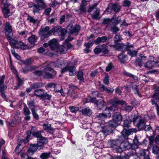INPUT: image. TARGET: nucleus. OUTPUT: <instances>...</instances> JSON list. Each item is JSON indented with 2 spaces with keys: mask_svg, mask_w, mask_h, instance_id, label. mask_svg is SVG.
Listing matches in <instances>:
<instances>
[{
  "mask_svg": "<svg viewBox=\"0 0 159 159\" xmlns=\"http://www.w3.org/2000/svg\"><path fill=\"white\" fill-rule=\"evenodd\" d=\"M43 71H42L40 70H36L34 72V74L39 76L43 75V77L46 79L52 78L53 76L56 74V72L52 69L46 64L43 66Z\"/></svg>",
  "mask_w": 159,
  "mask_h": 159,
  "instance_id": "1",
  "label": "nucleus"
},
{
  "mask_svg": "<svg viewBox=\"0 0 159 159\" xmlns=\"http://www.w3.org/2000/svg\"><path fill=\"white\" fill-rule=\"evenodd\" d=\"M129 117V120L133 122L134 125L136 126L139 130H143L146 124L145 120L144 118L135 114L130 115Z\"/></svg>",
  "mask_w": 159,
  "mask_h": 159,
  "instance_id": "2",
  "label": "nucleus"
},
{
  "mask_svg": "<svg viewBox=\"0 0 159 159\" xmlns=\"http://www.w3.org/2000/svg\"><path fill=\"white\" fill-rule=\"evenodd\" d=\"M121 138L120 136L117 139L112 141L110 144L111 147L117 153H121L123 151L121 147Z\"/></svg>",
  "mask_w": 159,
  "mask_h": 159,
  "instance_id": "3",
  "label": "nucleus"
},
{
  "mask_svg": "<svg viewBox=\"0 0 159 159\" xmlns=\"http://www.w3.org/2000/svg\"><path fill=\"white\" fill-rule=\"evenodd\" d=\"M37 3V4L34 6L32 9L33 12L34 13H40V11L45 8L46 5L43 0H35Z\"/></svg>",
  "mask_w": 159,
  "mask_h": 159,
  "instance_id": "4",
  "label": "nucleus"
},
{
  "mask_svg": "<svg viewBox=\"0 0 159 159\" xmlns=\"http://www.w3.org/2000/svg\"><path fill=\"white\" fill-rule=\"evenodd\" d=\"M121 8V6L118 3H110L108 4L105 11L107 13H111L112 11H114L116 13H117L120 11Z\"/></svg>",
  "mask_w": 159,
  "mask_h": 159,
  "instance_id": "5",
  "label": "nucleus"
},
{
  "mask_svg": "<svg viewBox=\"0 0 159 159\" xmlns=\"http://www.w3.org/2000/svg\"><path fill=\"white\" fill-rule=\"evenodd\" d=\"M129 46L130 47L133 48V44H130L129 43L127 42L126 44L121 43H117L114 45V47L116 48L117 50L121 51L122 52H125L126 51H127Z\"/></svg>",
  "mask_w": 159,
  "mask_h": 159,
  "instance_id": "6",
  "label": "nucleus"
},
{
  "mask_svg": "<svg viewBox=\"0 0 159 159\" xmlns=\"http://www.w3.org/2000/svg\"><path fill=\"white\" fill-rule=\"evenodd\" d=\"M71 45L68 42H65L63 45L58 46L57 48L58 52L61 54L66 53L67 50L71 47Z\"/></svg>",
  "mask_w": 159,
  "mask_h": 159,
  "instance_id": "7",
  "label": "nucleus"
},
{
  "mask_svg": "<svg viewBox=\"0 0 159 159\" xmlns=\"http://www.w3.org/2000/svg\"><path fill=\"white\" fill-rule=\"evenodd\" d=\"M67 71H69V75L70 76L74 75L76 73V70L74 66H67L61 70V72L64 73Z\"/></svg>",
  "mask_w": 159,
  "mask_h": 159,
  "instance_id": "8",
  "label": "nucleus"
},
{
  "mask_svg": "<svg viewBox=\"0 0 159 159\" xmlns=\"http://www.w3.org/2000/svg\"><path fill=\"white\" fill-rule=\"evenodd\" d=\"M5 76L2 75L0 78V92H2L1 96L3 98H6L5 93L2 92L7 88V86L4 84Z\"/></svg>",
  "mask_w": 159,
  "mask_h": 159,
  "instance_id": "9",
  "label": "nucleus"
},
{
  "mask_svg": "<svg viewBox=\"0 0 159 159\" xmlns=\"http://www.w3.org/2000/svg\"><path fill=\"white\" fill-rule=\"evenodd\" d=\"M121 147H123L125 149H128L130 147V143L127 140L128 138H125L123 135H121Z\"/></svg>",
  "mask_w": 159,
  "mask_h": 159,
  "instance_id": "10",
  "label": "nucleus"
},
{
  "mask_svg": "<svg viewBox=\"0 0 159 159\" xmlns=\"http://www.w3.org/2000/svg\"><path fill=\"white\" fill-rule=\"evenodd\" d=\"M53 87L54 88V90L57 93H60L61 94V95L64 96V94L63 92L62 89L61 88L60 90L56 89L57 87H59L61 88V87L60 85H55L54 83H49L46 84V87L47 88H51Z\"/></svg>",
  "mask_w": 159,
  "mask_h": 159,
  "instance_id": "11",
  "label": "nucleus"
},
{
  "mask_svg": "<svg viewBox=\"0 0 159 159\" xmlns=\"http://www.w3.org/2000/svg\"><path fill=\"white\" fill-rule=\"evenodd\" d=\"M137 132L135 129H130L128 130L123 129L121 132V134L125 137V138H128L129 135L135 133Z\"/></svg>",
  "mask_w": 159,
  "mask_h": 159,
  "instance_id": "12",
  "label": "nucleus"
},
{
  "mask_svg": "<svg viewBox=\"0 0 159 159\" xmlns=\"http://www.w3.org/2000/svg\"><path fill=\"white\" fill-rule=\"evenodd\" d=\"M37 128L35 127H32L31 131H28L27 132V136L25 139L23 140L22 141L26 143L29 141L28 139L30 137V135L32 134L33 136L35 134L37 131Z\"/></svg>",
  "mask_w": 159,
  "mask_h": 159,
  "instance_id": "13",
  "label": "nucleus"
},
{
  "mask_svg": "<svg viewBox=\"0 0 159 159\" xmlns=\"http://www.w3.org/2000/svg\"><path fill=\"white\" fill-rule=\"evenodd\" d=\"M139 154L140 155V158L142 159H150L149 155V152L145 149H142L140 150Z\"/></svg>",
  "mask_w": 159,
  "mask_h": 159,
  "instance_id": "14",
  "label": "nucleus"
},
{
  "mask_svg": "<svg viewBox=\"0 0 159 159\" xmlns=\"http://www.w3.org/2000/svg\"><path fill=\"white\" fill-rule=\"evenodd\" d=\"M110 103L112 105H117L119 104H121L122 106L125 105V102L123 100H119L116 97H115L113 99H111L109 101Z\"/></svg>",
  "mask_w": 159,
  "mask_h": 159,
  "instance_id": "15",
  "label": "nucleus"
},
{
  "mask_svg": "<svg viewBox=\"0 0 159 159\" xmlns=\"http://www.w3.org/2000/svg\"><path fill=\"white\" fill-rule=\"evenodd\" d=\"M111 116V113L109 112L108 113H99L96 115V118L98 120H102L105 118H109Z\"/></svg>",
  "mask_w": 159,
  "mask_h": 159,
  "instance_id": "16",
  "label": "nucleus"
},
{
  "mask_svg": "<svg viewBox=\"0 0 159 159\" xmlns=\"http://www.w3.org/2000/svg\"><path fill=\"white\" fill-rule=\"evenodd\" d=\"M117 57L121 63L124 64L128 60L127 56L124 52L121 53L117 56Z\"/></svg>",
  "mask_w": 159,
  "mask_h": 159,
  "instance_id": "17",
  "label": "nucleus"
},
{
  "mask_svg": "<svg viewBox=\"0 0 159 159\" xmlns=\"http://www.w3.org/2000/svg\"><path fill=\"white\" fill-rule=\"evenodd\" d=\"M43 128L45 131L53 134L54 133V129L51 126V124L46 122L43 124Z\"/></svg>",
  "mask_w": 159,
  "mask_h": 159,
  "instance_id": "18",
  "label": "nucleus"
},
{
  "mask_svg": "<svg viewBox=\"0 0 159 159\" xmlns=\"http://www.w3.org/2000/svg\"><path fill=\"white\" fill-rule=\"evenodd\" d=\"M134 48V45H133V48L130 47L129 46L127 50L128 54L131 57H135L137 55V50L132 49V48Z\"/></svg>",
  "mask_w": 159,
  "mask_h": 159,
  "instance_id": "19",
  "label": "nucleus"
},
{
  "mask_svg": "<svg viewBox=\"0 0 159 159\" xmlns=\"http://www.w3.org/2000/svg\"><path fill=\"white\" fill-rule=\"evenodd\" d=\"M47 139L44 137H42L38 140L37 143L39 146L40 147L39 149H42L45 144L48 143Z\"/></svg>",
  "mask_w": 159,
  "mask_h": 159,
  "instance_id": "20",
  "label": "nucleus"
},
{
  "mask_svg": "<svg viewBox=\"0 0 159 159\" xmlns=\"http://www.w3.org/2000/svg\"><path fill=\"white\" fill-rule=\"evenodd\" d=\"M49 44L51 49L53 50L58 47V42L56 39H54L49 41Z\"/></svg>",
  "mask_w": 159,
  "mask_h": 159,
  "instance_id": "21",
  "label": "nucleus"
},
{
  "mask_svg": "<svg viewBox=\"0 0 159 159\" xmlns=\"http://www.w3.org/2000/svg\"><path fill=\"white\" fill-rule=\"evenodd\" d=\"M99 86L100 90L102 91H105L107 93H112L114 91V89L110 87L106 88L103 84L100 83Z\"/></svg>",
  "mask_w": 159,
  "mask_h": 159,
  "instance_id": "22",
  "label": "nucleus"
},
{
  "mask_svg": "<svg viewBox=\"0 0 159 159\" xmlns=\"http://www.w3.org/2000/svg\"><path fill=\"white\" fill-rule=\"evenodd\" d=\"M61 27L60 26H55L53 27L51 30L49 31L50 34L53 33L55 35L59 34L61 31Z\"/></svg>",
  "mask_w": 159,
  "mask_h": 159,
  "instance_id": "23",
  "label": "nucleus"
},
{
  "mask_svg": "<svg viewBox=\"0 0 159 159\" xmlns=\"http://www.w3.org/2000/svg\"><path fill=\"white\" fill-rule=\"evenodd\" d=\"M63 63L62 62H61L60 60H58L55 62H52L49 64L46 65L47 66H48L50 67V66H54L56 67L61 68L62 67Z\"/></svg>",
  "mask_w": 159,
  "mask_h": 159,
  "instance_id": "24",
  "label": "nucleus"
},
{
  "mask_svg": "<svg viewBox=\"0 0 159 159\" xmlns=\"http://www.w3.org/2000/svg\"><path fill=\"white\" fill-rule=\"evenodd\" d=\"M152 99L151 100L152 104H156L159 102V93L156 92L152 95Z\"/></svg>",
  "mask_w": 159,
  "mask_h": 159,
  "instance_id": "25",
  "label": "nucleus"
},
{
  "mask_svg": "<svg viewBox=\"0 0 159 159\" xmlns=\"http://www.w3.org/2000/svg\"><path fill=\"white\" fill-rule=\"evenodd\" d=\"M67 29L69 30L70 33L71 34L77 32L80 29V27L78 25L75 26L73 25L68 26Z\"/></svg>",
  "mask_w": 159,
  "mask_h": 159,
  "instance_id": "26",
  "label": "nucleus"
},
{
  "mask_svg": "<svg viewBox=\"0 0 159 159\" xmlns=\"http://www.w3.org/2000/svg\"><path fill=\"white\" fill-rule=\"evenodd\" d=\"M112 116V118L113 120L116 121L118 123L121 121L122 119V116L119 112H114Z\"/></svg>",
  "mask_w": 159,
  "mask_h": 159,
  "instance_id": "27",
  "label": "nucleus"
},
{
  "mask_svg": "<svg viewBox=\"0 0 159 159\" xmlns=\"http://www.w3.org/2000/svg\"><path fill=\"white\" fill-rule=\"evenodd\" d=\"M40 147L39 146L38 143L31 144L28 150L29 152H32V154L35 152L38 149H39Z\"/></svg>",
  "mask_w": 159,
  "mask_h": 159,
  "instance_id": "28",
  "label": "nucleus"
},
{
  "mask_svg": "<svg viewBox=\"0 0 159 159\" xmlns=\"http://www.w3.org/2000/svg\"><path fill=\"white\" fill-rule=\"evenodd\" d=\"M123 74L124 75L127 76L132 78L133 80L135 82H136L138 81V78L137 76L133 75L126 71H124L123 72Z\"/></svg>",
  "mask_w": 159,
  "mask_h": 159,
  "instance_id": "29",
  "label": "nucleus"
},
{
  "mask_svg": "<svg viewBox=\"0 0 159 159\" xmlns=\"http://www.w3.org/2000/svg\"><path fill=\"white\" fill-rule=\"evenodd\" d=\"M98 100V102L96 104L97 108L99 110H101L104 107L105 105V102L104 100V99Z\"/></svg>",
  "mask_w": 159,
  "mask_h": 159,
  "instance_id": "30",
  "label": "nucleus"
},
{
  "mask_svg": "<svg viewBox=\"0 0 159 159\" xmlns=\"http://www.w3.org/2000/svg\"><path fill=\"white\" fill-rule=\"evenodd\" d=\"M2 11L6 18H7L11 15L12 13L10 11L8 7H4L2 8Z\"/></svg>",
  "mask_w": 159,
  "mask_h": 159,
  "instance_id": "31",
  "label": "nucleus"
},
{
  "mask_svg": "<svg viewBox=\"0 0 159 159\" xmlns=\"http://www.w3.org/2000/svg\"><path fill=\"white\" fill-rule=\"evenodd\" d=\"M119 125V123L116 121L112 118V120H110L108 122V125L109 127L111 128H113L116 127Z\"/></svg>",
  "mask_w": 159,
  "mask_h": 159,
  "instance_id": "32",
  "label": "nucleus"
},
{
  "mask_svg": "<svg viewBox=\"0 0 159 159\" xmlns=\"http://www.w3.org/2000/svg\"><path fill=\"white\" fill-rule=\"evenodd\" d=\"M44 91L42 89H37L35 90L34 91V95L38 97H42L43 94H44Z\"/></svg>",
  "mask_w": 159,
  "mask_h": 159,
  "instance_id": "33",
  "label": "nucleus"
},
{
  "mask_svg": "<svg viewBox=\"0 0 159 159\" xmlns=\"http://www.w3.org/2000/svg\"><path fill=\"white\" fill-rule=\"evenodd\" d=\"M100 9L97 8L96 10L92 15L91 17L94 19L98 20L100 18Z\"/></svg>",
  "mask_w": 159,
  "mask_h": 159,
  "instance_id": "34",
  "label": "nucleus"
},
{
  "mask_svg": "<svg viewBox=\"0 0 159 159\" xmlns=\"http://www.w3.org/2000/svg\"><path fill=\"white\" fill-rule=\"evenodd\" d=\"M101 47V52L104 54H106L108 53L109 50H108V47L104 44L100 45V46Z\"/></svg>",
  "mask_w": 159,
  "mask_h": 159,
  "instance_id": "35",
  "label": "nucleus"
},
{
  "mask_svg": "<svg viewBox=\"0 0 159 159\" xmlns=\"http://www.w3.org/2000/svg\"><path fill=\"white\" fill-rule=\"evenodd\" d=\"M107 39V37L106 36H103L102 37H99L96 40V44H98L101 43L105 42Z\"/></svg>",
  "mask_w": 159,
  "mask_h": 159,
  "instance_id": "36",
  "label": "nucleus"
},
{
  "mask_svg": "<svg viewBox=\"0 0 159 159\" xmlns=\"http://www.w3.org/2000/svg\"><path fill=\"white\" fill-rule=\"evenodd\" d=\"M5 29L6 34H7V33L10 34L12 32V26L9 22H6Z\"/></svg>",
  "mask_w": 159,
  "mask_h": 159,
  "instance_id": "37",
  "label": "nucleus"
},
{
  "mask_svg": "<svg viewBox=\"0 0 159 159\" xmlns=\"http://www.w3.org/2000/svg\"><path fill=\"white\" fill-rule=\"evenodd\" d=\"M88 1L82 0L81 5H80V13L81 12H84L86 10L85 6L87 4Z\"/></svg>",
  "mask_w": 159,
  "mask_h": 159,
  "instance_id": "38",
  "label": "nucleus"
},
{
  "mask_svg": "<svg viewBox=\"0 0 159 159\" xmlns=\"http://www.w3.org/2000/svg\"><path fill=\"white\" fill-rule=\"evenodd\" d=\"M84 115L90 116L92 114V111L88 108H85L81 111Z\"/></svg>",
  "mask_w": 159,
  "mask_h": 159,
  "instance_id": "39",
  "label": "nucleus"
},
{
  "mask_svg": "<svg viewBox=\"0 0 159 159\" xmlns=\"http://www.w3.org/2000/svg\"><path fill=\"white\" fill-rule=\"evenodd\" d=\"M130 121H129L127 120H124L123 123L122 125L124 128L123 129L127 130L129 129L130 126V122H131L130 120Z\"/></svg>",
  "mask_w": 159,
  "mask_h": 159,
  "instance_id": "40",
  "label": "nucleus"
},
{
  "mask_svg": "<svg viewBox=\"0 0 159 159\" xmlns=\"http://www.w3.org/2000/svg\"><path fill=\"white\" fill-rule=\"evenodd\" d=\"M19 42L20 41H18L15 39H12L10 41V45L14 48H19V46L18 44Z\"/></svg>",
  "mask_w": 159,
  "mask_h": 159,
  "instance_id": "41",
  "label": "nucleus"
},
{
  "mask_svg": "<svg viewBox=\"0 0 159 159\" xmlns=\"http://www.w3.org/2000/svg\"><path fill=\"white\" fill-rule=\"evenodd\" d=\"M27 20L30 22L32 23L34 25H37L39 23L37 20L34 19L33 17L30 16H28Z\"/></svg>",
  "mask_w": 159,
  "mask_h": 159,
  "instance_id": "42",
  "label": "nucleus"
},
{
  "mask_svg": "<svg viewBox=\"0 0 159 159\" xmlns=\"http://www.w3.org/2000/svg\"><path fill=\"white\" fill-rule=\"evenodd\" d=\"M37 39V37L34 35H32L28 39L29 42L31 44L34 43L36 42Z\"/></svg>",
  "mask_w": 159,
  "mask_h": 159,
  "instance_id": "43",
  "label": "nucleus"
},
{
  "mask_svg": "<svg viewBox=\"0 0 159 159\" xmlns=\"http://www.w3.org/2000/svg\"><path fill=\"white\" fill-rule=\"evenodd\" d=\"M139 87V85H135L132 86V88L135 94H137L139 97H141V95L140 93Z\"/></svg>",
  "mask_w": 159,
  "mask_h": 159,
  "instance_id": "44",
  "label": "nucleus"
},
{
  "mask_svg": "<svg viewBox=\"0 0 159 159\" xmlns=\"http://www.w3.org/2000/svg\"><path fill=\"white\" fill-rule=\"evenodd\" d=\"M51 35V34H50L49 31L46 34H41V39L42 41H45L48 39L49 37Z\"/></svg>",
  "mask_w": 159,
  "mask_h": 159,
  "instance_id": "45",
  "label": "nucleus"
},
{
  "mask_svg": "<svg viewBox=\"0 0 159 159\" xmlns=\"http://www.w3.org/2000/svg\"><path fill=\"white\" fill-rule=\"evenodd\" d=\"M49 29V26H47L45 28H41L39 30V35H41L43 34H45L46 33H47Z\"/></svg>",
  "mask_w": 159,
  "mask_h": 159,
  "instance_id": "46",
  "label": "nucleus"
},
{
  "mask_svg": "<svg viewBox=\"0 0 159 159\" xmlns=\"http://www.w3.org/2000/svg\"><path fill=\"white\" fill-rule=\"evenodd\" d=\"M155 63V62L154 61H148L146 63L144 66L146 68L150 69L154 66Z\"/></svg>",
  "mask_w": 159,
  "mask_h": 159,
  "instance_id": "47",
  "label": "nucleus"
},
{
  "mask_svg": "<svg viewBox=\"0 0 159 159\" xmlns=\"http://www.w3.org/2000/svg\"><path fill=\"white\" fill-rule=\"evenodd\" d=\"M111 20H112V22L116 25L120 22L121 21V18L119 16L117 17H116L115 15H114L111 19Z\"/></svg>",
  "mask_w": 159,
  "mask_h": 159,
  "instance_id": "48",
  "label": "nucleus"
},
{
  "mask_svg": "<svg viewBox=\"0 0 159 159\" xmlns=\"http://www.w3.org/2000/svg\"><path fill=\"white\" fill-rule=\"evenodd\" d=\"M114 39H115L114 43L115 44V45L117 43H119L118 42L122 40V38L120 36V34L119 33H118L116 34L114 38Z\"/></svg>",
  "mask_w": 159,
  "mask_h": 159,
  "instance_id": "49",
  "label": "nucleus"
},
{
  "mask_svg": "<svg viewBox=\"0 0 159 159\" xmlns=\"http://www.w3.org/2000/svg\"><path fill=\"white\" fill-rule=\"evenodd\" d=\"M50 154V152L43 153L40 155L39 157L41 159H47L49 157Z\"/></svg>",
  "mask_w": 159,
  "mask_h": 159,
  "instance_id": "50",
  "label": "nucleus"
},
{
  "mask_svg": "<svg viewBox=\"0 0 159 159\" xmlns=\"http://www.w3.org/2000/svg\"><path fill=\"white\" fill-rule=\"evenodd\" d=\"M42 86V83H38L31 84L30 85V87L32 89H35L41 87Z\"/></svg>",
  "mask_w": 159,
  "mask_h": 159,
  "instance_id": "51",
  "label": "nucleus"
},
{
  "mask_svg": "<svg viewBox=\"0 0 159 159\" xmlns=\"http://www.w3.org/2000/svg\"><path fill=\"white\" fill-rule=\"evenodd\" d=\"M101 130L100 131L103 133L105 135L107 134V133L109 132V130L107 129V127L106 126H102L101 127Z\"/></svg>",
  "mask_w": 159,
  "mask_h": 159,
  "instance_id": "52",
  "label": "nucleus"
},
{
  "mask_svg": "<svg viewBox=\"0 0 159 159\" xmlns=\"http://www.w3.org/2000/svg\"><path fill=\"white\" fill-rule=\"evenodd\" d=\"M112 20L111 19L109 18L104 19L103 21V24H104L107 25V27H108L111 25V23L112 22Z\"/></svg>",
  "mask_w": 159,
  "mask_h": 159,
  "instance_id": "53",
  "label": "nucleus"
},
{
  "mask_svg": "<svg viewBox=\"0 0 159 159\" xmlns=\"http://www.w3.org/2000/svg\"><path fill=\"white\" fill-rule=\"evenodd\" d=\"M22 63L25 65H28L32 64L33 62V60L31 58H30L25 60L22 61Z\"/></svg>",
  "mask_w": 159,
  "mask_h": 159,
  "instance_id": "54",
  "label": "nucleus"
},
{
  "mask_svg": "<svg viewBox=\"0 0 159 159\" xmlns=\"http://www.w3.org/2000/svg\"><path fill=\"white\" fill-rule=\"evenodd\" d=\"M19 45V48L20 47L21 49L23 50L26 49L28 48L27 45L21 42H19L18 45Z\"/></svg>",
  "mask_w": 159,
  "mask_h": 159,
  "instance_id": "55",
  "label": "nucleus"
},
{
  "mask_svg": "<svg viewBox=\"0 0 159 159\" xmlns=\"http://www.w3.org/2000/svg\"><path fill=\"white\" fill-rule=\"evenodd\" d=\"M23 111V113L25 115H28L30 114V110L26 105L24 106Z\"/></svg>",
  "mask_w": 159,
  "mask_h": 159,
  "instance_id": "56",
  "label": "nucleus"
},
{
  "mask_svg": "<svg viewBox=\"0 0 159 159\" xmlns=\"http://www.w3.org/2000/svg\"><path fill=\"white\" fill-rule=\"evenodd\" d=\"M114 68L113 64L111 62L109 63L106 68V71L109 72Z\"/></svg>",
  "mask_w": 159,
  "mask_h": 159,
  "instance_id": "57",
  "label": "nucleus"
},
{
  "mask_svg": "<svg viewBox=\"0 0 159 159\" xmlns=\"http://www.w3.org/2000/svg\"><path fill=\"white\" fill-rule=\"evenodd\" d=\"M159 151V148L156 145H153L152 149V152L153 153L155 154H157L158 153Z\"/></svg>",
  "mask_w": 159,
  "mask_h": 159,
  "instance_id": "58",
  "label": "nucleus"
},
{
  "mask_svg": "<svg viewBox=\"0 0 159 159\" xmlns=\"http://www.w3.org/2000/svg\"><path fill=\"white\" fill-rule=\"evenodd\" d=\"M69 109L72 112L75 113L79 110V108L77 107L70 106L69 107Z\"/></svg>",
  "mask_w": 159,
  "mask_h": 159,
  "instance_id": "59",
  "label": "nucleus"
},
{
  "mask_svg": "<svg viewBox=\"0 0 159 159\" xmlns=\"http://www.w3.org/2000/svg\"><path fill=\"white\" fill-rule=\"evenodd\" d=\"M51 97V95L48 94L47 93H45L44 92V94L43 95L41 98L43 99L49 100Z\"/></svg>",
  "mask_w": 159,
  "mask_h": 159,
  "instance_id": "60",
  "label": "nucleus"
},
{
  "mask_svg": "<svg viewBox=\"0 0 159 159\" xmlns=\"http://www.w3.org/2000/svg\"><path fill=\"white\" fill-rule=\"evenodd\" d=\"M110 30L113 33H116L119 31L120 29L116 26H112L111 27Z\"/></svg>",
  "mask_w": 159,
  "mask_h": 159,
  "instance_id": "61",
  "label": "nucleus"
},
{
  "mask_svg": "<svg viewBox=\"0 0 159 159\" xmlns=\"http://www.w3.org/2000/svg\"><path fill=\"white\" fill-rule=\"evenodd\" d=\"M131 4V2L129 0H125L123 2V6L126 7H129Z\"/></svg>",
  "mask_w": 159,
  "mask_h": 159,
  "instance_id": "62",
  "label": "nucleus"
},
{
  "mask_svg": "<svg viewBox=\"0 0 159 159\" xmlns=\"http://www.w3.org/2000/svg\"><path fill=\"white\" fill-rule=\"evenodd\" d=\"M100 45L97 46L94 49V52L96 54H99L101 52V47H99Z\"/></svg>",
  "mask_w": 159,
  "mask_h": 159,
  "instance_id": "63",
  "label": "nucleus"
},
{
  "mask_svg": "<svg viewBox=\"0 0 159 159\" xmlns=\"http://www.w3.org/2000/svg\"><path fill=\"white\" fill-rule=\"evenodd\" d=\"M27 104L29 106L30 108L32 110L33 109H34V102L33 101H28L27 102Z\"/></svg>",
  "mask_w": 159,
  "mask_h": 159,
  "instance_id": "64",
  "label": "nucleus"
}]
</instances>
